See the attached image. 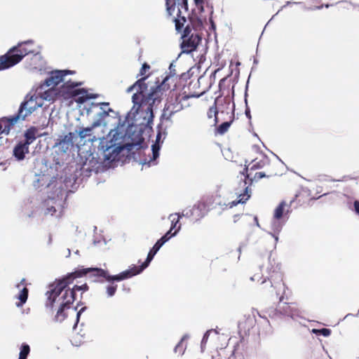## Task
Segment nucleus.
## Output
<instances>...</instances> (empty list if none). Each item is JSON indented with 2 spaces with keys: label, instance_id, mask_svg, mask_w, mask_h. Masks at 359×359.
Segmentation results:
<instances>
[{
  "label": "nucleus",
  "instance_id": "1",
  "mask_svg": "<svg viewBox=\"0 0 359 359\" xmlns=\"http://www.w3.org/2000/svg\"><path fill=\"white\" fill-rule=\"evenodd\" d=\"M147 79V76H144L138 79L127 88L126 92L130 93L134 89H137V93H134L132 97L133 103L132 109L136 114H138L140 111H145L147 114H149L152 118L154 116V106H157L167 95L168 92L170 90V86L168 82L171 77L167 76L161 83L152 89L147 95H144V92L147 90L148 87L145 83Z\"/></svg>",
  "mask_w": 359,
  "mask_h": 359
},
{
  "label": "nucleus",
  "instance_id": "2",
  "mask_svg": "<svg viewBox=\"0 0 359 359\" xmlns=\"http://www.w3.org/2000/svg\"><path fill=\"white\" fill-rule=\"evenodd\" d=\"M69 286L62 278H57L49 285L50 290L46 293V308L53 311L54 307H58L54 316L55 322L61 323L67 318V311L74 302V292L70 291Z\"/></svg>",
  "mask_w": 359,
  "mask_h": 359
},
{
  "label": "nucleus",
  "instance_id": "3",
  "mask_svg": "<svg viewBox=\"0 0 359 359\" xmlns=\"http://www.w3.org/2000/svg\"><path fill=\"white\" fill-rule=\"evenodd\" d=\"M81 83L69 81L62 85L60 88L50 86V88L43 93H41L40 97L42 100L49 102H55L58 99L68 100L74 98L78 103L85 102L88 97L87 91L84 89H75V87Z\"/></svg>",
  "mask_w": 359,
  "mask_h": 359
},
{
  "label": "nucleus",
  "instance_id": "4",
  "mask_svg": "<svg viewBox=\"0 0 359 359\" xmlns=\"http://www.w3.org/2000/svg\"><path fill=\"white\" fill-rule=\"evenodd\" d=\"M89 274V278H93L94 281L102 282L104 278L107 282L121 281L128 278V273L126 271H122L117 275H109V272L100 268H83L79 269L74 272L69 273L66 276L62 277L69 285L72 284L75 279L81 278Z\"/></svg>",
  "mask_w": 359,
  "mask_h": 359
},
{
  "label": "nucleus",
  "instance_id": "5",
  "mask_svg": "<svg viewBox=\"0 0 359 359\" xmlns=\"http://www.w3.org/2000/svg\"><path fill=\"white\" fill-rule=\"evenodd\" d=\"M241 180H243L245 191L243 194L238 196V199L232 201L229 203V207L232 208L239 203H245L250 197L251 189L249 187L253 182H257L263 177H271L273 176L280 175L282 173L279 172L275 169H267L266 172L258 171L254 174V171L248 170V168H244L243 171L240 172Z\"/></svg>",
  "mask_w": 359,
  "mask_h": 359
},
{
  "label": "nucleus",
  "instance_id": "6",
  "mask_svg": "<svg viewBox=\"0 0 359 359\" xmlns=\"http://www.w3.org/2000/svg\"><path fill=\"white\" fill-rule=\"evenodd\" d=\"M34 49L31 41L19 43L0 56V71L8 69L19 63L26 55L34 53Z\"/></svg>",
  "mask_w": 359,
  "mask_h": 359
},
{
  "label": "nucleus",
  "instance_id": "7",
  "mask_svg": "<svg viewBox=\"0 0 359 359\" xmlns=\"http://www.w3.org/2000/svg\"><path fill=\"white\" fill-rule=\"evenodd\" d=\"M166 9L168 15H173L176 11V17L174 16L175 29L177 32H181L184 24L187 22V18L182 15V10L188 11V0H165Z\"/></svg>",
  "mask_w": 359,
  "mask_h": 359
},
{
  "label": "nucleus",
  "instance_id": "8",
  "mask_svg": "<svg viewBox=\"0 0 359 359\" xmlns=\"http://www.w3.org/2000/svg\"><path fill=\"white\" fill-rule=\"evenodd\" d=\"M180 48L184 53H191L195 51L202 41L199 32H193L189 25H187L182 33Z\"/></svg>",
  "mask_w": 359,
  "mask_h": 359
},
{
  "label": "nucleus",
  "instance_id": "9",
  "mask_svg": "<svg viewBox=\"0 0 359 359\" xmlns=\"http://www.w3.org/2000/svg\"><path fill=\"white\" fill-rule=\"evenodd\" d=\"M205 93V90L199 93H191L185 95H179L176 97L175 102L168 103L165 104L162 116L166 119H170L171 116L176 112L182 110L184 107L181 103L182 101H186L191 97H199Z\"/></svg>",
  "mask_w": 359,
  "mask_h": 359
},
{
  "label": "nucleus",
  "instance_id": "10",
  "mask_svg": "<svg viewBox=\"0 0 359 359\" xmlns=\"http://www.w3.org/2000/svg\"><path fill=\"white\" fill-rule=\"evenodd\" d=\"M266 269L268 273V281L266 280H264L262 284H269L271 288V290H269V292H273V286L272 284V281H282L283 279V276L280 270V265L278 262L276 261L274 258L271 257V255H270L268 259V264L267 266H266Z\"/></svg>",
  "mask_w": 359,
  "mask_h": 359
},
{
  "label": "nucleus",
  "instance_id": "11",
  "mask_svg": "<svg viewBox=\"0 0 359 359\" xmlns=\"http://www.w3.org/2000/svg\"><path fill=\"white\" fill-rule=\"evenodd\" d=\"M37 96H32L29 100L22 102L19 108L18 112L15 116H18V120L25 118L34 111L37 108L41 107L43 103L37 102Z\"/></svg>",
  "mask_w": 359,
  "mask_h": 359
},
{
  "label": "nucleus",
  "instance_id": "12",
  "mask_svg": "<svg viewBox=\"0 0 359 359\" xmlns=\"http://www.w3.org/2000/svg\"><path fill=\"white\" fill-rule=\"evenodd\" d=\"M206 212V205L198 202L190 208L183 210L182 216L189 218L192 222H197L203 218Z\"/></svg>",
  "mask_w": 359,
  "mask_h": 359
},
{
  "label": "nucleus",
  "instance_id": "13",
  "mask_svg": "<svg viewBox=\"0 0 359 359\" xmlns=\"http://www.w3.org/2000/svg\"><path fill=\"white\" fill-rule=\"evenodd\" d=\"M291 204L292 201L289 203H287L285 201H282L275 208L273 215L274 224L278 223V225H280L289 219V212Z\"/></svg>",
  "mask_w": 359,
  "mask_h": 359
},
{
  "label": "nucleus",
  "instance_id": "14",
  "mask_svg": "<svg viewBox=\"0 0 359 359\" xmlns=\"http://www.w3.org/2000/svg\"><path fill=\"white\" fill-rule=\"evenodd\" d=\"M73 73L74 72L70 70H57L53 72L50 76L45 80L43 85L47 87H56L59 83L63 81V79L65 76Z\"/></svg>",
  "mask_w": 359,
  "mask_h": 359
},
{
  "label": "nucleus",
  "instance_id": "15",
  "mask_svg": "<svg viewBox=\"0 0 359 359\" xmlns=\"http://www.w3.org/2000/svg\"><path fill=\"white\" fill-rule=\"evenodd\" d=\"M329 193H325L321 196H318L317 198H313L309 197L310 196V190L306 187H301V191H297L293 196V203H297L299 206L304 205L307 202H309L311 200L318 199L323 196H327Z\"/></svg>",
  "mask_w": 359,
  "mask_h": 359
},
{
  "label": "nucleus",
  "instance_id": "16",
  "mask_svg": "<svg viewBox=\"0 0 359 359\" xmlns=\"http://www.w3.org/2000/svg\"><path fill=\"white\" fill-rule=\"evenodd\" d=\"M156 253L157 251L151 248L147 255L146 260L142 264V265L139 266H134L132 268L126 270V272L128 273V278L140 273L144 269H146Z\"/></svg>",
  "mask_w": 359,
  "mask_h": 359
},
{
  "label": "nucleus",
  "instance_id": "17",
  "mask_svg": "<svg viewBox=\"0 0 359 359\" xmlns=\"http://www.w3.org/2000/svg\"><path fill=\"white\" fill-rule=\"evenodd\" d=\"M18 121V116L11 118L4 117L0 119V134L8 135L11 128Z\"/></svg>",
  "mask_w": 359,
  "mask_h": 359
},
{
  "label": "nucleus",
  "instance_id": "18",
  "mask_svg": "<svg viewBox=\"0 0 359 359\" xmlns=\"http://www.w3.org/2000/svg\"><path fill=\"white\" fill-rule=\"evenodd\" d=\"M266 166H269V169H273L270 164L269 160L268 158L265 156H262V158L259 159L258 158H256L253 161H251V163L246 166L245 168H248V170H252L256 171L258 170H260Z\"/></svg>",
  "mask_w": 359,
  "mask_h": 359
},
{
  "label": "nucleus",
  "instance_id": "19",
  "mask_svg": "<svg viewBox=\"0 0 359 359\" xmlns=\"http://www.w3.org/2000/svg\"><path fill=\"white\" fill-rule=\"evenodd\" d=\"M29 153V147L22 142H20L13 149V156L18 160L22 161L25 158V154Z\"/></svg>",
  "mask_w": 359,
  "mask_h": 359
},
{
  "label": "nucleus",
  "instance_id": "20",
  "mask_svg": "<svg viewBox=\"0 0 359 359\" xmlns=\"http://www.w3.org/2000/svg\"><path fill=\"white\" fill-rule=\"evenodd\" d=\"M36 133H37V129L35 127L29 128L25 133V140L22 142L25 144H26L27 147H29L36 139Z\"/></svg>",
  "mask_w": 359,
  "mask_h": 359
},
{
  "label": "nucleus",
  "instance_id": "21",
  "mask_svg": "<svg viewBox=\"0 0 359 359\" xmlns=\"http://www.w3.org/2000/svg\"><path fill=\"white\" fill-rule=\"evenodd\" d=\"M189 22V25L193 32H198L203 27V21L196 16L190 18Z\"/></svg>",
  "mask_w": 359,
  "mask_h": 359
},
{
  "label": "nucleus",
  "instance_id": "22",
  "mask_svg": "<svg viewBox=\"0 0 359 359\" xmlns=\"http://www.w3.org/2000/svg\"><path fill=\"white\" fill-rule=\"evenodd\" d=\"M217 114H218V110H217V102L215 100L213 105L211 106L207 111V116L208 118L211 119V118H214L212 120V126H215L218 123Z\"/></svg>",
  "mask_w": 359,
  "mask_h": 359
},
{
  "label": "nucleus",
  "instance_id": "23",
  "mask_svg": "<svg viewBox=\"0 0 359 359\" xmlns=\"http://www.w3.org/2000/svg\"><path fill=\"white\" fill-rule=\"evenodd\" d=\"M233 116H230V120L229 121H225L224 123H222V124H220L219 126H218L216 129H215V134L216 135H224V133H226L229 127L231 126V123H233Z\"/></svg>",
  "mask_w": 359,
  "mask_h": 359
},
{
  "label": "nucleus",
  "instance_id": "24",
  "mask_svg": "<svg viewBox=\"0 0 359 359\" xmlns=\"http://www.w3.org/2000/svg\"><path fill=\"white\" fill-rule=\"evenodd\" d=\"M176 231H175V232L171 235H170V231H168L163 236H162L159 240L156 241L152 249L158 252L165 242H167L172 236L176 234Z\"/></svg>",
  "mask_w": 359,
  "mask_h": 359
},
{
  "label": "nucleus",
  "instance_id": "25",
  "mask_svg": "<svg viewBox=\"0 0 359 359\" xmlns=\"http://www.w3.org/2000/svg\"><path fill=\"white\" fill-rule=\"evenodd\" d=\"M29 294V290L27 287H24L20 291L17 298L19 299L18 302H16V306L18 307L22 306L27 300Z\"/></svg>",
  "mask_w": 359,
  "mask_h": 359
},
{
  "label": "nucleus",
  "instance_id": "26",
  "mask_svg": "<svg viewBox=\"0 0 359 359\" xmlns=\"http://www.w3.org/2000/svg\"><path fill=\"white\" fill-rule=\"evenodd\" d=\"M73 138L74 134L72 133H69L65 136L62 137V139L60 140L59 144L62 145V147L66 146V148L73 144Z\"/></svg>",
  "mask_w": 359,
  "mask_h": 359
},
{
  "label": "nucleus",
  "instance_id": "27",
  "mask_svg": "<svg viewBox=\"0 0 359 359\" xmlns=\"http://www.w3.org/2000/svg\"><path fill=\"white\" fill-rule=\"evenodd\" d=\"M279 310L283 312L284 314L290 315L292 312V308L290 306V304L286 302H284V297H282L280 299V302L278 304Z\"/></svg>",
  "mask_w": 359,
  "mask_h": 359
},
{
  "label": "nucleus",
  "instance_id": "28",
  "mask_svg": "<svg viewBox=\"0 0 359 359\" xmlns=\"http://www.w3.org/2000/svg\"><path fill=\"white\" fill-rule=\"evenodd\" d=\"M312 333L318 335L323 336L324 337H328L332 334V330L330 328L323 327V328H313L312 330Z\"/></svg>",
  "mask_w": 359,
  "mask_h": 359
},
{
  "label": "nucleus",
  "instance_id": "29",
  "mask_svg": "<svg viewBox=\"0 0 359 359\" xmlns=\"http://www.w3.org/2000/svg\"><path fill=\"white\" fill-rule=\"evenodd\" d=\"M346 205L349 210L354 212L357 215L359 216V201L355 200L352 201L351 198H348Z\"/></svg>",
  "mask_w": 359,
  "mask_h": 359
},
{
  "label": "nucleus",
  "instance_id": "30",
  "mask_svg": "<svg viewBox=\"0 0 359 359\" xmlns=\"http://www.w3.org/2000/svg\"><path fill=\"white\" fill-rule=\"evenodd\" d=\"M30 352V347L27 344H22L20 347V351L18 359H27Z\"/></svg>",
  "mask_w": 359,
  "mask_h": 359
},
{
  "label": "nucleus",
  "instance_id": "31",
  "mask_svg": "<svg viewBox=\"0 0 359 359\" xmlns=\"http://www.w3.org/2000/svg\"><path fill=\"white\" fill-rule=\"evenodd\" d=\"M252 323L253 320L252 318H247L245 320L240 322L238 325L239 330L241 331L244 330L245 332V330L247 329L248 331H249L250 327H252Z\"/></svg>",
  "mask_w": 359,
  "mask_h": 359
},
{
  "label": "nucleus",
  "instance_id": "32",
  "mask_svg": "<svg viewBox=\"0 0 359 359\" xmlns=\"http://www.w3.org/2000/svg\"><path fill=\"white\" fill-rule=\"evenodd\" d=\"M114 282V281L109 282L110 284L108 285L106 287L107 294L108 297H110L115 294L117 290V285H115Z\"/></svg>",
  "mask_w": 359,
  "mask_h": 359
},
{
  "label": "nucleus",
  "instance_id": "33",
  "mask_svg": "<svg viewBox=\"0 0 359 359\" xmlns=\"http://www.w3.org/2000/svg\"><path fill=\"white\" fill-rule=\"evenodd\" d=\"M178 217L177 218V219L175 220V219H172V224H171V227H170V229L169 231L172 232V229H175L176 233L180 229V224H179L177 226V224L179 223V221H180V218L182 217V215H180V214H177ZM173 233H170V235L172 234Z\"/></svg>",
  "mask_w": 359,
  "mask_h": 359
},
{
  "label": "nucleus",
  "instance_id": "34",
  "mask_svg": "<svg viewBox=\"0 0 359 359\" xmlns=\"http://www.w3.org/2000/svg\"><path fill=\"white\" fill-rule=\"evenodd\" d=\"M88 289H89V287L86 283H84L81 285H75L72 289L70 288V291L74 292V301L75 300L76 291L82 290L83 292H86V291H88Z\"/></svg>",
  "mask_w": 359,
  "mask_h": 359
},
{
  "label": "nucleus",
  "instance_id": "35",
  "mask_svg": "<svg viewBox=\"0 0 359 359\" xmlns=\"http://www.w3.org/2000/svg\"><path fill=\"white\" fill-rule=\"evenodd\" d=\"M92 130V128L88 127V128H83L79 130L78 134L79 136L81 138H85L87 136H89L90 135V132Z\"/></svg>",
  "mask_w": 359,
  "mask_h": 359
},
{
  "label": "nucleus",
  "instance_id": "36",
  "mask_svg": "<svg viewBox=\"0 0 359 359\" xmlns=\"http://www.w3.org/2000/svg\"><path fill=\"white\" fill-rule=\"evenodd\" d=\"M150 68H151V67H150V65H148L147 63L144 62V63L142 65V67H141V69H140V74H139V75H140V76H144L143 77H144V76H144V75H145V74L147 73V72H148V71L150 69Z\"/></svg>",
  "mask_w": 359,
  "mask_h": 359
},
{
  "label": "nucleus",
  "instance_id": "37",
  "mask_svg": "<svg viewBox=\"0 0 359 359\" xmlns=\"http://www.w3.org/2000/svg\"><path fill=\"white\" fill-rule=\"evenodd\" d=\"M184 347H183V339H182L175 346V353L179 352V353L182 354L184 353Z\"/></svg>",
  "mask_w": 359,
  "mask_h": 359
},
{
  "label": "nucleus",
  "instance_id": "38",
  "mask_svg": "<svg viewBox=\"0 0 359 359\" xmlns=\"http://www.w3.org/2000/svg\"><path fill=\"white\" fill-rule=\"evenodd\" d=\"M158 150H159V147L156 144H154L152 146L154 159H156L158 156Z\"/></svg>",
  "mask_w": 359,
  "mask_h": 359
},
{
  "label": "nucleus",
  "instance_id": "39",
  "mask_svg": "<svg viewBox=\"0 0 359 359\" xmlns=\"http://www.w3.org/2000/svg\"><path fill=\"white\" fill-rule=\"evenodd\" d=\"M333 6V4H329V3H327V4H323V5H320V6H316L314 7V9L315 10H320L322 9L323 8H330V6Z\"/></svg>",
  "mask_w": 359,
  "mask_h": 359
},
{
  "label": "nucleus",
  "instance_id": "40",
  "mask_svg": "<svg viewBox=\"0 0 359 359\" xmlns=\"http://www.w3.org/2000/svg\"><path fill=\"white\" fill-rule=\"evenodd\" d=\"M55 212H56L55 208L54 206H50V207L47 208L45 214H46V215L50 214V215H53Z\"/></svg>",
  "mask_w": 359,
  "mask_h": 359
},
{
  "label": "nucleus",
  "instance_id": "41",
  "mask_svg": "<svg viewBox=\"0 0 359 359\" xmlns=\"http://www.w3.org/2000/svg\"><path fill=\"white\" fill-rule=\"evenodd\" d=\"M347 178H349V179H353L352 177H351L349 175H344L342 177L341 179L340 180H334V179H331L330 181H332V182H344L346 181V180Z\"/></svg>",
  "mask_w": 359,
  "mask_h": 359
},
{
  "label": "nucleus",
  "instance_id": "42",
  "mask_svg": "<svg viewBox=\"0 0 359 359\" xmlns=\"http://www.w3.org/2000/svg\"><path fill=\"white\" fill-rule=\"evenodd\" d=\"M293 323L296 322L295 317H300L299 315V311L293 307Z\"/></svg>",
  "mask_w": 359,
  "mask_h": 359
},
{
  "label": "nucleus",
  "instance_id": "43",
  "mask_svg": "<svg viewBox=\"0 0 359 359\" xmlns=\"http://www.w3.org/2000/svg\"><path fill=\"white\" fill-rule=\"evenodd\" d=\"M21 285H25V287H26V285H27V284H26V280H25V278H22V279L21 280V281L20 282V283H18V284L17 285V287H20V286Z\"/></svg>",
  "mask_w": 359,
  "mask_h": 359
},
{
  "label": "nucleus",
  "instance_id": "44",
  "mask_svg": "<svg viewBox=\"0 0 359 359\" xmlns=\"http://www.w3.org/2000/svg\"><path fill=\"white\" fill-rule=\"evenodd\" d=\"M85 308H82L81 309V310L77 313L76 314V323H78L79 320V318H80V316H81V313L83 311H84Z\"/></svg>",
  "mask_w": 359,
  "mask_h": 359
},
{
  "label": "nucleus",
  "instance_id": "45",
  "mask_svg": "<svg viewBox=\"0 0 359 359\" xmlns=\"http://www.w3.org/2000/svg\"><path fill=\"white\" fill-rule=\"evenodd\" d=\"M195 1L197 5L202 4L203 3V0H195Z\"/></svg>",
  "mask_w": 359,
  "mask_h": 359
},
{
  "label": "nucleus",
  "instance_id": "46",
  "mask_svg": "<svg viewBox=\"0 0 359 359\" xmlns=\"http://www.w3.org/2000/svg\"><path fill=\"white\" fill-rule=\"evenodd\" d=\"M238 217H239V215H235L233 216L234 222H237Z\"/></svg>",
  "mask_w": 359,
  "mask_h": 359
},
{
  "label": "nucleus",
  "instance_id": "47",
  "mask_svg": "<svg viewBox=\"0 0 359 359\" xmlns=\"http://www.w3.org/2000/svg\"><path fill=\"white\" fill-rule=\"evenodd\" d=\"M208 337V332H207L205 334V335H204V337H203V341H204V340H205V339H207Z\"/></svg>",
  "mask_w": 359,
  "mask_h": 359
},
{
  "label": "nucleus",
  "instance_id": "48",
  "mask_svg": "<svg viewBox=\"0 0 359 359\" xmlns=\"http://www.w3.org/2000/svg\"><path fill=\"white\" fill-rule=\"evenodd\" d=\"M245 114H246V116H247L248 117L250 118V111H249L246 110V111H245Z\"/></svg>",
  "mask_w": 359,
  "mask_h": 359
},
{
  "label": "nucleus",
  "instance_id": "49",
  "mask_svg": "<svg viewBox=\"0 0 359 359\" xmlns=\"http://www.w3.org/2000/svg\"><path fill=\"white\" fill-rule=\"evenodd\" d=\"M101 105H105V106H108L109 105V103H107V102H102V103H100Z\"/></svg>",
  "mask_w": 359,
  "mask_h": 359
},
{
  "label": "nucleus",
  "instance_id": "50",
  "mask_svg": "<svg viewBox=\"0 0 359 359\" xmlns=\"http://www.w3.org/2000/svg\"><path fill=\"white\" fill-rule=\"evenodd\" d=\"M160 137H161V133H158L157 137H156V140L158 141V139H160Z\"/></svg>",
  "mask_w": 359,
  "mask_h": 359
},
{
  "label": "nucleus",
  "instance_id": "51",
  "mask_svg": "<svg viewBox=\"0 0 359 359\" xmlns=\"http://www.w3.org/2000/svg\"><path fill=\"white\" fill-rule=\"evenodd\" d=\"M292 172L293 174H296L297 176H300L299 173H297V172H295L294 170H292Z\"/></svg>",
  "mask_w": 359,
  "mask_h": 359
},
{
  "label": "nucleus",
  "instance_id": "52",
  "mask_svg": "<svg viewBox=\"0 0 359 359\" xmlns=\"http://www.w3.org/2000/svg\"><path fill=\"white\" fill-rule=\"evenodd\" d=\"M320 192H321L320 189H317V193H320Z\"/></svg>",
  "mask_w": 359,
  "mask_h": 359
},
{
  "label": "nucleus",
  "instance_id": "53",
  "mask_svg": "<svg viewBox=\"0 0 359 359\" xmlns=\"http://www.w3.org/2000/svg\"><path fill=\"white\" fill-rule=\"evenodd\" d=\"M320 192H321L320 189H317V193H320Z\"/></svg>",
  "mask_w": 359,
  "mask_h": 359
},
{
  "label": "nucleus",
  "instance_id": "54",
  "mask_svg": "<svg viewBox=\"0 0 359 359\" xmlns=\"http://www.w3.org/2000/svg\"><path fill=\"white\" fill-rule=\"evenodd\" d=\"M358 6L359 7V5H358Z\"/></svg>",
  "mask_w": 359,
  "mask_h": 359
}]
</instances>
